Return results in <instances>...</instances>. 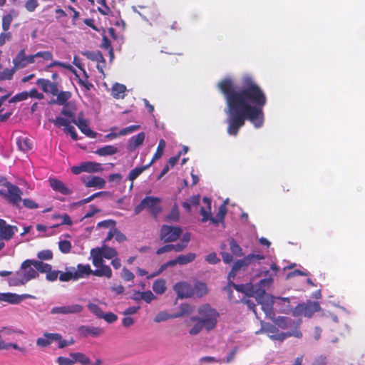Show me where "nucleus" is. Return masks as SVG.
Here are the masks:
<instances>
[{
  "label": "nucleus",
  "mask_w": 365,
  "mask_h": 365,
  "mask_svg": "<svg viewBox=\"0 0 365 365\" xmlns=\"http://www.w3.org/2000/svg\"><path fill=\"white\" fill-rule=\"evenodd\" d=\"M12 21L13 16L11 14H8L3 16L1 25L4 31H7L9 29Z\"/></svg>",
  "instance_id": "603ef678"
},
{
  "label": "nucleus",
  "mask_w": 365,
  "mask_h": 365,
  "mask_svg": "<svg viewBox=\"0 0 365 365\" xmlns=\"http://www.w3.org/2000/svg\"><path fill=\"white\" fill-rule=\"evenodd\" d=\"M182 233L180 227L164 225L161 227L160 237L165 243L173 242L178 240Z\"/></svg>",
  "instance_id": "0eeeda50"
},
{
  "label": "nucleus",
  "mask_w": 365,
  "mask_h": 365,
  "mask_svg": "<svg viewBox=\"0 0 365 365\" xmlns=\"http://www.w3.org/2000/svg\"><path fill=\"white\" fill-rule=\"evenodd\" d=\"M140 128V125H130L128 127H126L123 129H121L119 133H118V135H127L128 133H131L137 130H138Z\"/></svg>",
  "instance_id": "5fc2aeb1"
},
{
  "label": "nucleus",
  "mask_w": 365,
  "mask_h": 365,
  "mask_svg": "<svg viewBox=\"0 0 365 365\" xmlns=\"http://www.w3.org/2000/svg\"><path fill=\"white\" fill-rule=\"evenodd\" d=\"M118 152V148L114 145H105L102 148L97 149L95 153L100 156L112 155Z\"/></svg>",
  "instance_id": "cd10ccee"
},
{
  "label": "nucleus",
  "mask_w": 365,
  "mask_h": 365,
  "mask_svg": "<svg viewBox=\"0 0 365 365\" xmlns=\"http://www.w3.org/2000/svg\"><path fill=\"white\" fill-rule=\"evenodd\" d=\"M71 73H73L78 78V82L80 85L84 86L88 91L91 90V88L93 87V84L90 83L88 79L85 78L84 79L81 78L75 68L73 70V71H71Z\"/></svg>",
  "instance_id": "3c124183"
},
{
  "label": "nucleus",
  "mask_w": 365,
  "mask_h": 365,
  "mask_svg": "<svg viewBox=\"0 0 365 365\" xmlns=\"http://www.w3.org/2000/svg\"><path fill=\"white\" fill-rule=\"evenodd\" d=\"M140 298L144 300L146 303H150L153 299H155V295L151 291L143 292Z\"/></svg>",
  "instance_id": "0e129e2a"
},
{
  "label": "nucleus",
  "mask_w": 365,
  "mask_h": 365,
  "mask_svg": "<svg viewBox=\"0 0 365 365\" xmlns=\"http://www.w3.org/2000/svg\"><path fill=\"white\" fill-rule=\"evenodd\" d=\"M71 279H75L74 272H61L59 275V280L61 282H68Z\"/></svg>",
  "instance_id": "13d9d810"
},
{
  "label": "nucleus",
  "mask_w": 365,
  "mask_h": 365,
  "mask_svg": "<svg viewBox=\"0 0 365 365\" xmlns=\"http://www.w3.org/2000/svg\"><path fill=\"white\" fill-rule=\"evenodd\" d=\"M229 242H230V250L233 255H235L237 257H240V256L243 255L242 248L233 238H231L229 240Z\"/></svg>",
  "instance_id": "37998d69"
},
{
  "label": "nucleus",
  "mask_w": 365,
  "mask_h": 365,
  "mask_svg": "<svg viewBox=\"0 0 365 365\" xmlns=\"http://www.w3.org/2000/svg\"><path fill=\"white\" fill-rule=\"evenodd\" d=\"M82 180L87 187H97L102 189L106 186V180L99 176H88L82 178Z\"/></svg>",
  "instance_id": "f3484780"
},
{
  "label": "nucleus",
  "mask_w": 365,
  "mask_h": 365,
  "mask_svg": "<svg viewBox=\"0 0 365 365\" xmlns=\"http://www.w3.org/2000/svg\"><path fill=\"white\" fill-rule=\"evenodd\" d=\"M93 264L98 266L103 262V258L110 259L118 256V252L112 247L103 245L101 247L93 248L91 250Z\"/></svg>",
  "instance_id": "39448f33"
},
{
  "label": "nucleus",
  "mask_w": 365,
  "mask_h": 365,
  "mask_svg": "<svg viewBox=\"0 0 365 365\" xmlns=\"http://www.w3.org/2000/svg\"><path fill=\"white\" fill-rule=\"evenodd\" d=\"M3 302H6L11 304H18L20 303L19 294L14 293H4Z\"/></svg>",
  "instance_id": "a19ab883"
},
{
  "label": "nucleus",
  "mask_w": 365,
  "mask_h": 365,
  "mask_svg": "<svg viewBox=\"0 0 365 365\" xmlns=\"http://www.w3.org/2000/svg\"><path fill=\"white\" fill-rule=\"evenodd\" d=\"M83 163L85 167V172L87 173H97L103 170L101 164L98 163L87 161L84 162Z\"/></svg>",
  "instance_id": "7c9ffc66"
},
{
  "label": "nucleus",
  "mask_w": 365,
  "mask_h": 365,
  "mask_svg": "<svg viewBox=\"0 0 365 365\" xmlns=\"http://www.w3.org/2000/svg\"><path fill=\"white\" fill-rule=\"evenodd\" d=\"M160 203L161 199L160 197L146 196L135 207L134 214L137 215L143 210H147L152 217L157 219L158 215L162 212Z\"/></svg>",
  "instance_id": "20e7f679"
},
{
  "label": "nucleus",
  "mask_w": 365,
  "mask_h": 365,
  "mask_svg": "<svg viewBox=\"0 0 365 365\" xmlns=\"http://www.w3.org/2000/svg\"><path fill=\"white\" fill-rule=\"evenodd\" d=\"M34 259H26L21 265V270L17 271L15 276L10 279L9 283L14 286L25 284L26 282L38 276L34 267Z\"/></svg>",
  "instance_id": "f03ea898"
},
{
  "label": "nucleus",
  "mask_w": 365,
  "mask_h": 365,
  "mask_svg": "<svg viewBox=\"0 0 365 365\" xmlns=\"http://www.w3.org/2000/svg\"><path fill=\"white\" fill-rule=\"evenodd\" d=\"M58 339H61L60 334L44 332L42 337L37 339L36 345L41 348H46Z\"/></svg>",
  "instance_id": "ddd939ff"
},
{
  "label": "nucleus",
  "mask_w": 365,
  "mask_h": 365,
  "mask_svg": "<svg viewBox=\"0 0 365 365\" xmlns=\"http://www.w3.org/2000/svg\"><path fill=\"white\" fill-rule=\"evenodd\" d=\"M321 309L319 302H309L307 303L299 304L292 311L294 317L304 315L307 317H311L315 312Z\"/></svg>",
  "instance_id": "423d86ee"
},
{
  "label": "nucleus",
  "mask_w": 365,
  "mask_h": 365,
  "mask_svg": "<svg viewBox=\"0 0 365 365\" xmlns=\"http://www.w3.org/2000/svg\"><path fill=\"white\" fill-rule=\"evenodd\" d=\"M98 269L93 271V274L97 277H106L110 279L112 277V270L108 265L104 264L103 262L98 266H95Z\"/></svg>",
  "instance_id": "5701e85b"
},
{
  "label": "nucleus",
  "mask_w": 365,
  "mask_h": 365,
  "mask_svg": "<svg viewBox=\"0 0 365 365\" xmlns=\"http://www.w3.org/2000/svg\"><path fill=\"white\" fill-rule=\"evenodd\" d=\"M145 133L140 132L136 135L132 136L128 143V149L130 150H133L138 146L141 145L143 143L145 140Z\"/></svg>",
  "instance_id": "412c9836"
},
{
  "label": "nucleus",
  "mask_w": 365,
  "mask_h": 365,
  "mask_svg": "<svg viewBox=\"0 0 365 365\" xmlns=\"http://www.w3.org/2000/svg\"><path fill=\"white\" fill-rule=\"evenodd\" d=\"M78 333L83 337L88 336H98L103 333V330L100 327L92 326H81L78 328Z\"/></svg>",
  "instance_id": "6ab92c4d"
},
{
  "label": "nucleus",
  "mask_w": 365,
  "mask_h": 365,
  "mask_svg": "<svg viewBox=\"0 0 365 365\" xmlns=\"http://www.w3.org/2000/svg\"><path fill=\"white\" fill-rule=\"evenodd\" d=\"M232 287L237 289V291L242 290L240 285L235 284L233 282L231 281V279L229 280L227 285L224 287V290L227 292L230 300L232 299Z\"/></svg>",
  "instance_id": "49530a36"
},
{
  "label": "nucleus",
  "mask_w": 365,
  "mask_h": 365,
  "mask_svg": "<svg viewBox=\"0 0 365 365\" xmlns=\"http://www.w3.org/2000/svg\"><path fill=\"white\" fill-rule=\"evenodd\" d=\"M291 322V319L288 317H279L277 320V324L282 329H286Z\"/></svg>",
  "instance_id": "774afa93"
},
{
  "label": "nucleus",
  "mask_w": 365,
  "mask_h": 365,
  "mask_svg": "<svg viewBox=\"0 0 365 365\" xmlns=\"http://www.w3.org/2000/svg\"><path fill=\"white\" fill-rule=\"evenodd\" d=\"M63 131L66 133H69L71 135V138L73 140H78V134L76 132L75 128L73 125H69L67 128H64Z\"/></svg>",
  "instance_id": "338daca9"
},
{
  "label": "nucleus",
  "mask_w": 365,
  "mask_h": 365,
  "mask_svg": "<svg viewBox=\"0 0 365 365\" xmlns=\"http://www.w3.org/2000/svg\"><path fill=\"white\" fill-rule=\"evenodd\" d=\"M38 0H27L25 4L26 9L29 12H33L38 7Z\"/></svg>",
  "instance_id": "4d7b16f0"
},
{
  "label": "nucleus",
  "mask_w": 365,
  "mask_h": 365,
  "mask_svg": "<svg viewBox=\"0 0 365 365\" xmlns=\"http://www.w3.org/2000/svg\"><path fill=\"white\" fill-rule=\"evenodd\" d=\"M56 100L53 102L58 105H65L67 101L71 97V93L70 91H61L57 93Z\"/></svg>",
  "instance_id": "f704fd0d"
},
{
  "label": "nucleus",
  "mask_w": 365,
  "mask_h": 365,
  "mask_svg": "<svg viewBox=\"0 0 365 365\" xmlns=\"http://www.w3.org/2000/svg\"><path fill=\"white\" fill-rule=\"evenodd\" d=\"M13 64L17 70L26 66V51L24 48L19 51L16 57L13 59Z\"/></svg>",
  "instance_id": "b1692460"
},
{
  "label": "nucleus",
  "mask_w": 365,
  "mask_h": 365,
  "mask_svg": "<svg viewBox=\"0 0 365 365\" xmlns=\"http://www.w3.org/2000/svg\"><path fill=\"white\" fill-rule=\"evenodd\" d=\"M217 88L225 101V122L229 135H237L246 120L257 128L263 125V108L267 99L264 91L253 77L244 75L240 86L236 85L231 77H226L217 83Z\"/></svg>",
  "instance_id": "f257e3e1"
},
{
  "label": "nucleus",
  "mask_w": 365,
  "mask_h": 365,
  "mask_svg": "<svg viewBox=\"0 0 365 365\" xmlns=\"http://www.w3.org/2000/svg\"><path fill=\"white\" fill-rule=\"evenodd\" d=\"M192 322H195L196 323L193 325V327L190 329L189 334L190 335H197L198 334L203 328L205 329V325L203 324L202 321L199 320H192Z\"/></svg>",
  "instance_id": "a18cd8bd"
},
{
  "label": "nucleus",
  "mask_w": 365,
  "mask_h": 365,
  "mask_svg": "<svg viewBox=\"0 0 365 365\" xmlns=\"http://www.w3.org/2000/svg\"><path fill=\"white\" fill-rule=\"evenodd\" d=\"M93 271L91 269L89 264L83 265L79 264L77 266V270L74 272L75 279L83 277L84 275L93 274Z\"/></svg>",
  "instance_id": "a878e982"
},
{
  "label": "nucleus",
  "mask_w": 365,
  "mask_h": 365,
  "mask_svg": "<svg viewBox=\"0 0 365 365\" xmlns=\"http://www.w3.org/2000/svg\"><path fill=\"white\" fill-rule=\"evenodd\" d=\"M4 336L0 332V350H8L9 348H13L14 349L19 350L21 351H24V349L19 346L17 344L15 343H6L5 342Z\"/></svg>",
  "instance_id": "2f4dec72"
},
{
  "label": "nucleus",
  "mask_w": 365,
  "mask_h": 365,
  "mask_svg": "<svg viewBox=\"0 0 365 365\" xmlns=\"http://www.w3.org/2000/svg\"><path fill=\"white\" fill-rule=\"evenodd\" d=\"M196 257L195 254L194 253H188L187 255H181L176 257V261H178V264L180 265H184L192 262L195 260Z\"/></svg>",
  "instance_id": "c9c22d12"
},
{
  "label": "nucleus",
  "mask_w": 365,
  "mask_h": 365,
  "mask_svg": "<svg viewBox=\"0 0 365 365\" xmlns=\"http://www.w3.org/2000/svg\"><path fill=\"white\" fill-rule=\"evenodd\" d=\"M69 356L73 359L74 364L79 363L81 365H88L91 364L89 357L81 352L71 353Z\"/></svg>",
  "instance_id": "bb28decb"
},
{
  "label": "nucleus",
  "mask_w": 365,
  "mask_h": 365,
  "mask_svg": "<svg viewBox=\"0 0 365 365\" xmlns=\"http://www.w3.org/2000/svg\"><path fill=\"white\" fill-rule=\"evenodd\" d=\"M56 362L58 365H73L74 364L73 359L70 357L58 356L56 359Z\"/></svg>",
  "instance_id": "680f3d73"
},
{
  "label": "nucleus",
  "mask_w": 365,
  "mask_h": 365,
  "mask_svg": "<svg viewBox=\"0 0 365 365\" xmlns=\"http://www.w3.org/2000/svg\"><path fill=\"white\" fill-rule=\"evenodd\" d=\"M28 98H29L28 92L27 91H23L21 93H19L15 95L9 101V103H14V102L24 101V100H26Z\"/></svg>",
  "instance_id": "bf43d9fd"
},
{
  "label": "nucleus",
  "mask_w": 365,
  "mask_h": 365,
  "mask_svg": "<svg viewBox=\"0 0 365 365\" xmlns=\"http://www.w3.org/2000/svg\"><path fill=\"white\" fill-rule=\"evenodd\" d=\"M34 268H36L37 272H39L41 273H46V274H47V272L48 271H50V269H52L51 265H50L47 263L43 262L42 261H38V260H35V259L34 262Z\"/></svg>",
  "instance_id": "4c0bfd02"
},
{
  "label": "nucleus",
  "mask_w": 365,
  "mask_h": 365,
  "mask_svg": "<svg viewBox=\"0 0 365 365\" xmlns=\"http://www.w3.org/2000/svg\"><path fill=\"white\" fill-rule=\"evenodd\" d=\"M76 106L73 102H68L65 105L61 110V114L69 118L71 122L73 120L76 118Z\"/></svg>",
  "instance_id": "aec40b11"
},
{
  "label": "nucleus",
  "mask_w": 365,
  "mask_h": 365,
  "mask_svg": "<svg viewBox=\"0 0 365 365\" xmlns=\"http://www.w3.org/2000/svg\"><path fill=\"white\" fill-rule=\"evenodd\" d=\"M153 290L158 294H163L166 290V282L163 279H158L153 282Z\"/></svg>",
  "instance_id": "72a5a7b5"
},
{
  "label": "nucleus",
  "mask_w": 365,
  "mask_h": 365,
  "mask_svg": "<svg viewBox=\"0 0 365 365\" xmlns=\"http://www.w3.org/2000/svg\"><path fill=\"white\" fill-rule=\"evenodd\" d=\"M73 124L76 125L80 130L89 138H96V133L88 128V121L84 118H76L73 120Z\"/></svg>",
  "instance_id": "a211bd4d"
},
{
  "label": "nucleus",
  "mask_w": 365,
  "mask_h": 365,
  "mask_svg": "<svg viewBox=\"0 0 365 365\" xmlns=\"http://www.w3.org/2000/svg\"><path fill=\"white\" fill-rule=\"evenodd\" d=\"M83 307L78 304H73L60 307H54L51 309L52 314H77L83 312Z\"/></svg>",
  "instance_id": "1a4fd4ad"
},
{
  "label": "nucleus",
  "mask_w": 365,
  "mask_h": 365,
  "mask_svg": "<svg viewBox=\"0 0 365 365\" xmlns=\"http://www.w3.org/2000/svg\"><path fill=\"white\" fill-rule=\"evenodd\" d=\"M16 145L19 150L26 153L32 149L33 145L31 140L26 136H19L16 138Z\"/></svg>",
  "instance_id": "4be33fe9"
},
{
  "label": "nucleus",
  "mask_w": 365,
  "mask_h": 365,
  "mask_svg": "<svg viewBox=\"0 0 365 365\" xmlns=\"http://www.w3.org/2000/svg\"><path fill=\"white\" fill-rule=\"evenodd\" d=\"M16 70L14 66L12 68H5L0 71V81L11 80Z\"/></svg>",
  "instance_id": "c03bdc74"
},
{
  "label": "nucleus",
  "mask_w": 365,
  "mask_h": 365,
  "mask_svg": "<svg viewBox=\"0 0 365 365\" xmlns=\"http://www.w3.org/2000/svg\"><path fill=\"white\" fill-rule=\"evenodd\" d=\"M180 217V212L178 207L176 204H175L171 209L170 213L167 216V219L170 221H178Z\"/></svg>",
  "instance_id": "de8ad7c7"
},
{
  "label": "nucleus",
  "mask_w": 365,
  "mask_h": 365,
  "mask_svg": "<svg viewBox=\"0 0 365 365\" xmlns=\"http://www.w3.org/2000/svg\"><path fill=\"white\" fill-rule=\"evenodd\" d=\"M207 293V287L205 283L197 282L195 284L194 294L198 297H202Z\"/></svg>",
  "instance_id": "e433bc0d"
},
{
  "label": "nucleus",
  "mask_w": 365,
  "mask_h": 365,
  "mask_svg": "<svg viewBox=\"0 0 365 365\" xmlns=\"http://www.w3.org/2000/svg\"><path fill=\"white\" fill-rule=\"evenodd\" d=\"M174 289L180 299L191 297L194 294V289L192 286L185 282L176 283Z\"/></svg>",
  "instance_id": "9b49d317"
},
{
  "label": "nucleus",
  "mask_w": 365,
  "mask_h": 365,
  "mask_svg": "<svg viewBox=\"0 0 365 365\" xmlns=\"http://www.w3.org/2000/svg\"><path fill=\"white\" fill-rule=\"evenodd\" d=\"M88 308L98 318L101 319L103 314V312L98 305L93 303H89L88 304Z\"/></svg>",
  "instance_id": "8fccbe9b"
},
{
  "label": "nucleus",
  "mask_w": 365,
  "mask_h": 365,
  "mask_svg": "<svg viewBox=\"0 0 365 365\" xmlns=\"http://www.w3.org/2000/svg\"><path fill=\"white\" fill-rule=\"evenodd\" d=\"M250 264V257L246 256L243 259L236 261L234 263L230 272L228 274V276H227L228 280L234 279L236 277L237 271H239L240 269H241L242 268L244 269V268L247 267Z\"/></svg>",
  "instance_id": "dca6fc26"
},
{
  "label": "nucleus",
  "mask_w": 365,
  "mask_h": 365,
  "mask_svg": "<svg viewBox=\"0 0 365 365\" xmlns=\"http://www.w3.org/2000/svg\"><path fill=\"white\" fill-rule=\"evenodd\" d=\"M17 231L18 227L16 226L6 225L4 220L0 219V235L1 239L10 240Z\"/></svg>",
  "instance_id": "f8f14e48"
},
{
  "label": "nucleus",
  "mask_w": 365,
  "mask_h": 365,
  "mask_svg": "<svg viewBox=\"0 0 365 365\" xmlns=\"http://www.w3.org/2000/svg\"><path fill=\"white\" fill-rule=\"evenodd\" d=\"M273 282V279L269 276L264 279H261L257 284L253 287V294L259 304L262 303L266 294L265 289L269 287Z\"/></svg>",
  "instance_id": "6e6552de"
},
{
  "label": "nucleus",
  "mask_w": 365,
  "mask_h": 365,
  "mask_svg": "<svg viewBox=\"0 0 365 365\" xmlns=\"http://www.w3.org/2000/svg\"><path fill=\"white\" fill-rule=\"evenodd\" d=\"M50 121L58 128L61 126L67 128L72 123L69 118H64L61 116H57L55 119H51Z\"/></svg>",
  "instance_id": "79ce46f5"
},
{
  "label": "nucleus",
  "mask_w": 365,
  "mask_h": 365,
  "mask_svg": "<svg viewBox=\"0 0 365 365\" xmlns=\"http://www.w3.org/2000/svg\"><path fill=\"white\" fill-rule=\"evenodd\" d=\"M126 86L118 83H115L112 87V96L115 99H123L125 97Z\"/></svg>",
  "instance_id": "393cba45"
},
{
  "label": "nucleus",
  "mask_w": 365,
  "mask_h": 365,
  "mask_svg": "<svg viewBox=\"0 0 365 365\" xmlns=\"http://www.w3.org/2000/svg\"><path fill=\"white\" fill-rule=\"evenodd\" d=\"M226 214L227 207L225 204L224 203L219 207L218 212L216 214V216L211 219V222L215 225H217L220 222L224 221Z\"/></svg>",
  "instance_id": "c85d7f7f"
},
{
  "label": "nucleus",
  "mask_w": 365,
  "mask_h": 365,
  "mask_svg": "<svg viewBox=\"0 0 365 365\" xmlns=\"http://www.w3.org/2000/svg\"><path fill=\"white\" fill-rule=\"evenodd\" d=\"M180 314H178L177 317L189 315L192 312V308L187 304H182L180 306Z\"/></svg>",
  "instance_id": "052dcab7"
},
{
  "label": "nucleus",
  "mask_w": 365,
  "mask_h": 365,
  "mask_svg": "<svg viewBox=\"0 0 365 365\" xmlns=\"http://www.w3.org/2000/svg\"><path fill=\"white\" fill-rule=\"evenodd\" d=\"M22 193L21 190L18 186L8 184L6 200L9 203L19 205V203L22 200Z\"/></svg>",
  "instance_id": "9d476101"
},
{
  "label": "nucleus",
  "mask_w": 365,
  "mask_h": 365,
  "mask_svg": "<svg viewBox=\"0 0 365 365\" xmlns=\"http://www.w3.org/2000/svg\"><path fill=\"white\" fill-rule=\"evenodd\" d=\"M36 84L41 87L42 91L45 93H50L53 96L57 95L58 93V83L51 82L48 79L38 78L36 81Z\"/></svg>",
  "instance_id": "4468645a"
},
{
  "label": "nucleus",
  "mask_w": 365,
  "mask_h": 365,
  "mask_svg": "<svg viewBox=\"0 0 365 365\" xmlns=\"http://www.w3.org/2000/svg\"><path fill=\"white\" fill-rule=\"evenodd\" d=\"M72 245L68 240H61L58 242V248L63 254H68L71 252Z\"/></svg>",
  "instance_id": "09e8293b"
},
{
  "label": "nucleus",
  "mask_w": 365,
  "mask_h": 365,
  "mask_svg": "<svg viewBox=\"0 0 365 365\" xmlns=\"http://www.w3.org/2000/svg\"><path fill=\"white\" fill-rule=\"evenodd\" d=\"M165 146H166V143H165V140L160 139L159 140L158 145L157 147V150H156L151 161L150 162V165H152L155 160L160 159L162 157Z\"/></svg>",
  "instance_id": "473e14b6"
},
{
  "label": "nucleus",
  "mask_w": 365,
  "mask_h": 365,
  "mask_svg": "<svg viewBox=\"0 0 365 365\" xmlns=\"http://www.w3.org/2000/svg\"><path fill=\"white\" fill-rule=\"evenodd\" d=\"M292 336H294L297 338H301L302 336V334L300 331L296 329L292 331L283 332L274 336H271V338L275 340L283 341L286 338Z\"/></svg>",
  "instance_id": "c756f323"
},
{
  "label": "nucleus",
  "mask_w": 365,
  "mask_h": 365,
  "mask_svg": "<svg viewBox=\"0 0 365 365\" xmlns=\"http://www.w3.org/2000/svg\"><path fill=\"white\" fill-rule=\"evenodd\" d=\"M35 56H36V58H42L46 61H49V60H52L53 53L48 51H38L35 53Z\"/></svg>",
  "instance_id": "69168bd1"
},
{
  "label": "nucleus",
  "mask_w": 365,
  "mask_h": 365,
  "mask_svg": "<svg viewBox=\"0 0 365 365\" xmlns=\"http://www.w3.org/2000/svg\"><path fill=\"white\" fill-rule=\"evenodd\" d=\"M200 317H192L191 320L202 321L205 325V329L207 331L213 330L217 324L220 314L212 308L209 304H205L200 306L198 309Z\"/></svg>",
  "instance_id": "7ed1b4c3"
},
{
  "label": "nucleus",
  "mask_w": 365,
  "mask_h": 365,
  "mask_svg": "<svg viewBox=\"0 0 365 365\" xmlns=\"http://www.w3.org/2000/svg\"><path fill=\"white\" fill-rule=\"evenodd\" d=\"M48 182L51 187L56 192H60L64 195H69L73 193L72 190L67 187L66 185L58 179L50 178Z\"/></svg>",
  "instance_id": "2eb2a0df"
},
{
  "label": "nucleus",
  "mask_w": 365,
  "mask_h": 365,
  "mask_svg": "<svg viewBox=\"0 0 365 365\" xmlns=\"http://www.w3.org/2000/svg\"><path fill=\"white\" fill-rule=\"evenodd\" d=\"M123 275L122 277L125 281L129 282L133 281L135 278L134 274L126 267H123L122 269Z\"/></svg>",
  "instance_id": "e2e57ef3"
},
{
  "label": "nucleus",
  "mask_w": 365,
  "mask_h": 365,
  "mask_svg": "<svg viewBox=\"0 0 365 365\" xmlns=\"http://www.w3.org/2000/svg\"><path fill=\"white\" fill-rule=\"evenodd\" d=\"M37 256L41 260H49L53 258V253L48 250H42L38 253Z\"/></svg>",
  "instance_id": "6e6d98bb"
},
{
  "label": "nucleus",
  "mask_w": 365,
  "mask_h": 365,
  "mask_svg": "<svg viewBox=\"0 0 365 365\" xmlns=\"http://www.w3.org/2000/svg\"><path fill=\"white\" fill-rule=\"evenodd\" d=\"M53 219H61V222L60 224L53 225L52 227H57L59 225H66L68 226H71L73 225V222L70 217V216L65 213L63 215H53Z\"/></svg>",
  "instance_id": "ea45409f"
},
{
  "label": "nucleus",
  "mask_w": 365,
  "mask_h": 365,
  "mask_svg": "<svg viewBox=\"0 0 365 365\" xmlns=\"http://www.w3.org/2000/svg\"><path fill=\"white\" fill-rule=\"evenodd\" d=\"M200 215L202 216L201 219L202 222H205L208 220L211 222V219L213 218V217L211 216V210H208L207 207H201Z\"/></svg>",
  "instance_id": "864d4df0"
},
{
  "label": "nucleus",
  "mask_w": 365,
  "mask_h": 365,
  "mask_svg": "<svg viewBox=\"0 0 365 365\" xmlns=\"http://www.w3.org/2000/svg\"><path fill=\"white\" fill-rule=\"evenodd\" d=\"M151 165L150 163L147 165L142 166V167H136L134 169H133L129 175H128V179L130 181H133L135 180L144 170H145L147 168H148Z\"/></svg>",
  "instance_id": "58836bf2"
}]
</instances>
